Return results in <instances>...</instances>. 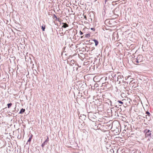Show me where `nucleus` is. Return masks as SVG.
Listing matches in <instances>:
<instances>
[{"label": "nucleus", "mask_w": 153, "mask_h": 153, "mask_svg": "<svg viewBox=\"0 0 153 153\" xmlns=\"http://www.w3.org/2000/svg\"><path fill=\"white\" fill-rule=\"evenodd\" d=\"M144 132L145 133V137H151V131L149 130L146 129L144 130Z\"/></svg>", "instance_id": "obj_1"}, {"label": "nucleus", "mask_w": 153, "mask_h": 153, "mask_svg": "<svg viewBox=\"0 0 153 153\" xmlns=\"http://www.w3.org/2000/svg\"><path fill=\"white\" fill-rule=\"evenodd\" d=\"M143 56L142 55H139L138 56L137 58L135 60V61L137 63H139L143 61Z\"/></svg>", "instance_id": "obj_2"}, {"label": "nucleus", "mask_w": 153, "mask_h": 153, "mask_svg": "<svg viewBox=\"0 0 153 153\" xmlns=\"http://www.w3.org/2000/svg\"><path fill=\"white\" fill-rule=\"evenodd\" d=\"M102 86H104L105 89H108L111 87V85L108 82H105L102 84Z\"/></svg>", "instance_id": "obj_3"}, {"label": "nucleus", "mask_w": 153, "mask_h": 153, "mask_svg": "<svg viewBox=\"0 0 153 153\" xmlns=\"http://www.w3.org/2000/svg\"><path fill=\"white\" fill-rule=\"evenodd\" d=\"M95 113H91L89 115V117L92 119H95L96 118V116L95 115Z\"/></svg>", "instance_id": "obj_4"}, {"label": "nucleus", "mask_w": 153, "mask_h": 153, "mask_svg": "<svg viewBox=\"0 0 153 153\" xmlns=\"http://www.w3.org/2000/svg\"><path fill=\"white\" fill-rule=\"evenodd\" d=\"M62 24H63V25L62 26V27H63L64 28H65L68 27V25L66 23H63Z\"/></svg>", "instance_id": "obj_5"}, {"label": "nucleus", "mask_w": 153, "mask_h": 153, "mask_svg": "<svg viewBox=\"0 0 153 153\" xmlns=\"http://www.w3.org/2000/svg\"><path fill=\"white\" fill-rule=\"evenodd\" d=\"M33 136V135L31 134L30 135V136L29 138L27 141V142H30Z\"/></svg>", "instance_id": "obj_6"}, {"label": "nucleus", "mask_w": 153, "mask_h": 153, "mask_svg": "<svg viewBox=\"0 0 153 153\" xmlns=\"http://www.w3.org/2000/svg\"><path fill=\"white\" fill-rule=\"evenodd\" d=\"M25 109L22 108L20 112H19V114H22L23 113H24L25 112Z\"/></svg>", "instance_id": "obj_7"}, {"label": "nucleus", "mask_w": 153, "mask_h": 153, "mask_svg": "<svg viewBox=\"0 0 153 153\" xmlns=\"http://www.w3.org/2000/svg\"><path fill=\"white\" fill-rule=\"evenodd\" d=\"M93 41L95 43V45L97 46L99 43L98 42L96 39H94Z\"/></svg>", "instance_id": "obj_8"}, {"label": "nucleus", "mask_w": 153, "mask_h": 153, "mask_svg": "<svg viewBox=\"0 0 153 153\" xmlns=\"http://www.w3.org/2000/svg\"><path fill=\"white\" fill-rule=\"evenodd\" d=\"M45 25H44V26L42 25V28L43 31H45Z\"/></svg>", "instance_id": "obj_9"}, {"label": "nucleus", "mask_w": 153, "mask_h": 153, "mask_svg": "<svg viewBox=\"0 0 153 153\" xmlns=\"http://www.w3.org/2000/svg\"><path fill=\"white\" fill-rule=\"evenodd\" d=\"M7 107L8 108H10L12 106V103H10L7 104Z\"/></svg>", "instance_id": "obj_10"}, {"label": "nucleus", "mask_w": 153, "mask_h": 153, "mask_svg": "<svg viewBox=\"0 0 153 153\" xmlns=\"http://www.w3.org/2000/svg\"><path fill=\"white\" fill-rule=\"evenodd\" d=\"M90 36V34L89 33L85 35V37L86 38L89 37Z\"/></svg>", "instance_id": "obj_11"}, {"label": "nucleus", "mask_w": 153, "mask_h": 153, "mask_svg": "<svg viewBox=\"0 0 153 153\" xmlns=\"http://www.w3.org/2000/svg\"><path fill=\"white\" fill-rule=\"evenodd\" d=\"M49 141V138L48 137V136L47 137V139L45 140V141L44 142H45V143H46V142H48Z\"/></svg>", "instance_id": "obj_12"}, {"label": "nucleus", "mask_w": 153, "mask_h": 153, "mask_svg": "<svg viewBox=\"0 0 153 153\" xmlns=\"http://www.w3.org/2000/svg\"><path fill=\"white\" fill-rule=\"evenodd\" d=\"M146 114L148 115L149 117L150 116V114L149 113V112L148 111H146Z\"/></svg>", "instance_id": "obj_13"}, {"label": "nucleus", "mask_w": 153, "mask_h": 153, "mask_svg": "<svg viewBox=\"0 0 153 153\" xmlns=\"http://www.w3.org/2000/svg\"><path fill=\"white\" fill-rule=\"evenodd\" d=\"M71 63L70 64H71V63H72L73 64H74V60H72L71 61Z\"/></svg>", "instance_id": "obj_14"}, {"label": "nucleus", "mask_w": 153, "mask_h": 153, "mask_svg": "<svg viewBox=\"0 0 153 153\" xmlns=\"http://www.w3.org/2000/svg\"><path fill=\"white\" fill-rule=\"evenodd\" d=\"M117 102H118L119 103H120L121 104H123V102L121 101L120 100H118L117 101Z\"/></svg>", "instance_id": "obj_15"}, {"label": "nucleus", "mask_w": 153, "mask_h": 153, "mask_svg": "<svg viewBox=\"0 0 153 153\" xmlns=\"http://www.w3.org/2000/svg\"><path fill=\"white\" fill-rule=\"evenodd\" d=\"M45 142H44V143H42V147L44 146L45 145Z\"/></svg>", "instance_id": "obj_16"}, {"label": "nucleus", "mask_w": 153, "mask_h": 153, "mask_svg": "<svg viewBox=\"0 0 153 153\" xmlns=\"http://www.w3.org/2000/svg\"><path fill=\"white\" fill-rule=\"evenodd\" d=\"M79 33H80V35H82L83 33L82 32V31H80Z\"/></svg>", "instance_id": "obj_17"}, {"label": "nucleus", "mask_w": 153, "mask_h": 153, "mask_svg": "<svg viewBox=\"0 0 153 153\" xmlns=\"http://www.w3.org/2000/svg\"><path fill=\"white\" fill-rule=\"evenodd\" d=\"M146 119H147V115L146 116Z\"/></svg>", "instance_id": "obj_18"}, {"label": "nucleus", "mask_w": 153, "mask_h": 153, "mask_svg": "<svg viewBox=\"0 0 153 153\" xmlns=\"http://www.w3.org/2000/svg\"><path fill=\"white\" fill-rule=\"evenodd\" d=\"M122 101H126V100H122Z\"/></svg>", "instance_id": "obj_19"}, {"label": "nucleus", "mask_w": 153, "mask_h": 153, "mask_svg": "<svg viewBox=\"0 0 153 153\" xmlns=\"http://www.w3.org/2000/svg\"><path fill=\"white\" fill-rule=\"evenodd\" d=\"M119 106H121V105H119Z\"/></svg>", "instance_id": "obj_20"}, {"label": "nucleus", "mask_w": 153, "mask_h": 153, "mask_svg": "<svg viewBox=\"0 0 153 153\" xmlns=\"http://www.w3.org/2000/svg\"><path fill=\"white\" fill-rule=\"evenodd\" d=\"M93 28H91V30H93Z\"/></svg>", "instance_id": "obj_21"}, {"label": "nucleus", "mask_w": 153, "mask_h": 153, "mask_svg": "<svg viewBox=\"0 0 153 153\" xmlns=\"http://www.w3.org/2000/svg\"><path fill=\"white\" fill-rule=\"evenodd\" d=\"M82 37H83V36H81V38H82Z\"/></svg>", "instance_id": "obj_22"}]
</instances>
